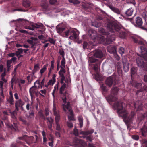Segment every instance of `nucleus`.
<instances>
[{"mask_svg": "<svg viewBox=\"0 0 147 147\" xmlns=\"http://www.w3.org/2000/svg\"><path fill=\"white\" fill-rule=\"evenodd\" d=\"M119 89L117 86H113L111 90V94L109 95L107 97V100L109 102H115L113 105L114 108L117 110V112L119 117H121L124 121L126 123L131 122L134 117L135 113L134 111H131V114L129 115L127 111L123 109V102L121 100L118 101V98L113 96L117 95Z\"/></svg>", "mask_w": 147, "mask_h": 147, "instance_id": "1", "label": "nucleus"}, {"mask_svg": "<svg viewBox=\"0 0 147 147\" xmlns=\"http://www.w3.org/2000/svg\"><path fill=\"white\" fill-rule=\"evenodd\" d=\"M107 27L108 30L112 32L115 36H117L121 39H125L128 36V32L125 30H121L119 26L115 22H108Z\"/></svg>", "mask_w": 147, "mask_h": 147, "instance_id": "2", "label": "nucleus"}, {"mask_svg": "<svg viewBox=\"0 0 147 147\" xmlns=\"http://www.w3.org/2000/svg\"><path fill=\"white\" fill-rule=\"evenodd\" d=\"M57 31L61 35L68 37L70 36L69 38L73 40L77 38V34L75 29L73 28H68L63 27H56Z\"/></svg>", "mask_w": 147, "mask_h": 147, "instance_id": "3", "label": "nucleus"}, {"mask_svg": "<svg viewBox=\"0 0 147 147\" xmlns=\"http://www.w3.org/2000/svg\"><path fill=\"white\" fill-rule=\"evenodd\" d=\"M100 32L104 35L102 36V41L104 42L106 45L110 44L115 39V36L111 32V33L106 32L105 30L102 28H100L99 29Z\"/></svg>", "mask_w": 147, "mask_h": 147, "instance_id": "4", "label": "nucleus"}, {"mask_svg": "<svg viewBox=\"0 0 147 147\" xmlns=\"http://www.w3.org/2000/svg\"><path fill=\"white\" fill-rule=\"evenodd\" d=\"M34 84V86L30 88L29 90V92L32 101H33V99L35 98V95L37 96L38 95V94L37 89L39 88L41 85L39 82L37 81L35 82Z\"/></svg>", "mask_w": 147, "mask_h": 147, "instance_id": "5", "label": "nucleus"}, {"mask_svg": "<svg viewBox=\"0 0 147 147\" xmlns=\"http://www.w3.org/2000/svg\"><path fill=\"white\" fill-rule=\"evenodd\" d=\"M89 65L95 72L98 73V72L99 69L100 68L101 62L97 59L92 57L89 58Z\"/></svg>", "mask_w": 147, "mask_h": 147, "instance_id": "6", "label": "nucleus"}, {"mask_svg": "<svg viewBox=\"0 0 147 147\" xmlns=\"http://www.w3.org/2000/svg\"><path fill=\"white\" fill-rule=\"evenodd\" d=\"M131 22L136 27L144 30H147V24H146L142 26V20L140 17H137L136 18L134 21L131 20Z\"/></svg>", "mask_w": 147, "mask_h": 147, "instance_id": "7", "label": "nucleus"}, {"mask_svg": "<svg viewBox=\"0 0 147 147\" xmlns=\"http://www.w3.org/2000/svg\"><path fill=\"white\" fill-rule=\"evenodd\" d=\"M118 83V80L111 76L107 77L105 80V83L109 87H111L113 85L115 86Z\"/></svg>", "mask_w": 147, "mask_h": 147, "instance_id": "8", "label": "nucleus"}, {"mask_svg": "<svg viewBox=\"0 0 147 147\" xmlns=\"http://www.w3.org/2000/svg\"><path fill=\"white\" fill-rule=\"evenodd\" d=\"M136 61L138 66L142 68L147 69V63L145 58L142 57H138L136 59Z\"/></svg>", "mask_w": 147, "mask_h": 147, "instance_id": "9", "label": "nucleus"}, {"mask_svg": "<svg viewBox=\"0 0 147 147\" xmlns=\"http://www.w3.org/2000/svg\"><path fill=\"white\" fill-rule=\"evenodd\" d=\"M108 51L110 53L112 54L113 56L117 60H119V57L117 53L116 47L114 46H109L107 49Z\"/></svg>", "mask_w": 147, "mask_h": 147, "instance_id": "10", "label": "nucleus"}, {"mask_svg": "<svg viewBox=\"0 0 147 147\" xmlns=\"http://www.w3.org/2000/svg\"><path fill=\"white\" fill-rule=\"evenodd\" d=\"M139 134L142 138L147 136V121L145 123L142 127L140 129Z\"/></svg>", "mask_w": 147, "mask_h": 147, "instance_id": "11", "label": "nucleus"}, {"mask_svg": "<svg viewBox=\"0 0 147 147\" xmlns=\"http://www.w3.org/2000/svg\"><path fill=\"white\" fill-rule=\"evenodd\" d=\"M85 142L81 139H75L73 141V144L76 147H84Z\"/></svg>", "mask_w": 147, "mask_h": 147, "instance_id": "12", "label": "nucleus"}, {"mask_svg": "<svg viewBox=\"0 0 147 147\" xmlns=\"http://www.w3.org/2000/svg\"><path fill=\"white\" fill-rule=\"evenodd\" d=\"M94 56L96 58H101L104 57V54L101 50L96 49L94 51Z\"/></svg>", "mask_w": 147, "mask_h": 147, "instance_id": "13", "label": "nucleus"}, {"mask_svg": "<svg viewBox=\"0 0 147 147\" xmlns=\"http://www.w3.org/2000/svg\"><path fill=\"white\" fill-rule=\"evenodd\" d=\"M24 102L21 99L16 100L15 102L16 110L17 111H18L19 110V107L20 106L24 105Z\"/></svg>", "mask_w": 147, "mask_h": 147, "instance_id": "14", "label": "nucleus"}, {"mask_svg": "<svg viewBox=\"0 0 147 147\" xmlns=\"http://www.w3.org/2000/svg\"><path fill=\"white\" fill-rule=\"evenodd\" d=\"M46 119L47 120V123L48 128L50 130L52 129V125L54 123V120L51 117H46Z\"/></svg>", "mask_w": 147, "mask_h": 147, "instance_id": "15", "label": "nucleus"}, {"mask_svg": "<svg viewBox=\"0 0 147 147\" xmlns=\"http://www.w3.org/2000/svg\"><path fill=\"white\" fill-rule=\"evenodd\" d=\"M122 63L124 71L125 72H127L129 70V64L128 61L124 59L123 60Z\"/></svg>", "mask_w": 147, "mask_h": 147, "instance_id": "16", "label": "nucleus"}, {"mask_svg": "<svg viewBox=\"0 0 147 147\" xmlns=\"http://www.w3.org/2000/svg\"><path fill=\"white\" fill-rule=\"evenodd\" d=\"M134 105L135 108L137 109V110H140L142 109L143 104L141 101L138 100L135 102Z\"/></svg>", "mask_w": 147, "mask_h": 147, "instance_id": "17", "label": "nucleus"}, {"mask_svg": "<svg viewBox=\"0 0 147 147\" xmlns=\"http://www.w3.org/2000/svg\"><path fill=\"white\" fill-rule=\"evenodd\" d=\"M140 52L141 55L142 57H147V49L144 46H142L140 47ZM141 57V56H140Z\"/></svg>", "mask_w": 147, "mask_h": 147, "instance_id": "18", "label": "nucleus"}, {"mask_svg": "<svg viewBox=\"0 0 147 147\" xmlns=\"http://www.w3.org/2000/svg\"><path fill=\"white\" fill-rule=\"evenodd\" d=\"M34 138L32 136H28L27 135L25 142L29 145H30L31 144L34 143Z\"/></svg>", "mask_w": 147, "mask_h": 147, "instance_id": "19", "label": "nucleus"}, {"mask_svg": "<svg viewBox=\"0 0 147 147\" xmlns=\"http://www.w3.org/2000/svg\"><path fill=\"white\" fill-rule=\"evenodd\" d=\"M6 126L8 128H10L12 130L16 131L17 129V124L15 123H13V125L11 124L10 123H5Z\"/></svg>", "mask_w": 147, "mask_h": 147, "instance_id": "20", "label": "nucleus"}, {"mask_svg": "<svg viewBox=\"0 0 147 147\" xmlns=\"http://www.w3.org/2000/svg\"><path fill=\"white\" fill-rule=\"evenodd\" d=\"M60 119V117H57L55 118V122L56 125V130L60 131L61 130V129L60 127L59 123Z\"/></svg>", "mask_w": 147, "mask_h": 147, "instance_id": "21", "label": "nucleus"}, {"mask_svg": "<svg viewBox=\"0 0 147 147\" xmlns=\"http://www.w3.org/2000/svg\"><path fill=\"white\" fill-rule=\"evenodd\" d=\"M82 8L85 11L89 12L90 11L91 7L90 5L88 4L85 3H82Z\"/></svg>", "mask_w": 147, "mask_h": 147, "instance_id": "22", "label": "nucleus"}, {"mask_svg": "<svg viewBox=\"0 0 147 147\" xmlns=\"http://www.w3.org/2000/svg\"><path fill=\"white\" fill-rule=\"evenodd\" d=\"M108 7L113 11L117 13V14H119L121 13V11L118 8L113 7L111 5L109 4L108 5Z\"/></svg>", "mask_w": 147, "mask_h": 147, "instance_id": "23", "label": "nucleus"}, {"mask_svg": "<svg viewBox=\"0 0 147 147\" xmlns=\"http://www.w3.org/2000/svg\"><path fill=\"white\" fill-rule=\"evenodd\" d=\"M132 38L133 41L135 43L140 45H142L144 44L143 42L139 38L136 37H132Z\"/></svg>", "mask_w": 147, "mask_h": 147, "instance_id": "24", "label": "nucleus"}, {"mask_svg": "<svg viewBox=\"0 0 147 147\" xmlns=\"http://www.w3.org/2000/svg\"><path fill=\"white\" fill-rule=\"evenodd\" d=\"M132 86L138 89H141L142 84L136 81H133L132 83Z\"/></svg>", "mask_w": 147, "mask_h": 147, "instance_id": "25", "label": "nucleus"}, {"mask_svg": "<svg viewBox=\"0 0 147 147\" xmlns=\"http://www.w3.org/2000/svg\"><path fill=\"white\" fill-rule=\"evenodd\" d=\"M100 89L102 94L107 92L108 91L107 87L104 84L100 85Z\"/></svg>", "mask_w": 147, "mask_h": 147, "instance_id": "26", "label": "nucleus"}, {"mask_svg": "<svg viewBox=\"0 0 147 147\" xmlns=\"http://www.w3.org/2000/svg\"><path fill=\"white\" fill-rule=\"evenodd\" d=\"M48 66V64L44 65L43 67L40 69V73L41 76H42L43 74L47 70V67Z\"/></svg>", "mask_w": 147, "mask_h": 147, "instance_id": "27", "label": "nucleus"}, {"mask_svg": "<svg viewBox=\"0 0 147 147\" xmlns=\"http://www.w3.org/2000/svg\"><path fill=\"white\" fill-rule=\"evenodd\" d=\"M53 113L54 115L55 116V117H60L59 113L57 112L56 111V106L54 104L53 105Z\"/></svg>", "mask_w": 147, "mask_h": 147, "instance_id": "28", "label": "nucleus"}, {"mask_svg": "<svg viewBox=\"0 0 147 147\" xmlns=\"http://www.w3.org/2000/svg\"><path fill=\"white\" fill-rule=\"evenodd\" d=\"M147 117V112H146L144 114H142L140 116H138V118L140 122L143 120L146 117Z\"/></svg>", "mask_w": 147, "mask_h": 147, "instance_id": "29", "label": "nucleus"}, {"mask_svg": "<svg viewBox=\"0 0 147 147\" xmlns=\"http://www.w3.org/2000/svg\"><path fill=\"white\" fill-rule=\"evenodd\" d=\"M7 101L8 103L11 105H13L14 104V100L13 97H9L7 98Z\"/></svg>", "mask_w": 147, "mask_h": 147, "instance_id": "30", "label": "nucleus"}, {"mask_svg": "<svg viewBox=\"0 0 147 147\" xmlns=\"http://www.w3.org/2000/svg\"><path fill=\"white\" fill-rule=\"evenodd\" d=\"M3 82L2 81H0V91H1V96L3 97L4 96L3 94Z\"/></svg>", "mask_w": 147, "mask_h": 147, "instance_id": "31", "label": "nucleus"}, {"mask_svg": "<svg viewBox=\"0 0 147 147\" xmlns=\"http://www.w3.org/2000/svg\"><path fill=\"white\" fill-rule=\"evenodd\" d=\"M78 120L79 122V125L80 128H82L83 125V119L82 116H79L78 117Z\"/></svg>", "mask_w": 147, "mask_h": 147, "instance_id": "32", "label": "nucleus"}, {"mask_svg": "<svg viewBox=\"0 0 147 147\" xmlns=\"http://www.w3.org/2000/svg\"><path fill=\"white\" fill-rule=\"evenodd\" d=\"M143 90H145L146 92H147V86L144 85L143 87V89L141 88L139 90H138L136 92V95H138L139 93L141 92H142Z\"/></svg>", "mask_w": 147, "mask_h": 147, "instance_id": "33", "label": "nucleus"}, {"mask_svg": "<svg viewBox=\"0 0 147 147\" xmlns=\"http://www.w3.org/2000/svg\"><path fill=\"white\" fill-rule=\"evenodd\" d=\"M27 42L29 44L31 45V48H33L36 45V43L35 42H34L32 40H31L30 38L27 40Z\"/></svg>", "mask_w": 147, "mask_h": 147, "instance_id": "34", "label": "nucleus"}, {"mask_svg": "<svg viewBox=\"0 0 147 147\" xmlns=\"http://www.w3.org/2000/svg\"><path fill=\"white\" fill-rule=\"evenodd\" d=\"M66 85L65 83H64L61 86L59 89V93L60 94H63V92L66 88Z\"/></svg>", "mask_w": 147, "mask_h": 147, "instance_id": "35", "label": "nucleus"}, {"mask_svg": "<svg viewBox=\"0 0 147 147\" xmlns=\"http://www.w3.org/2000/svg\"><path fill=\"white\" fill-rule=\"evenodd\" d=\"M137 72V68L136 67H132L131 69V77L132 78L133 76L135 74H136Z\"/></svg>", "mask_w": 147, "mask_h": 147, "instance_id": "36", "label": "nucleus"}, {"mask_svg": "<svg viewBox=\"0 0 147 147\" xmlns=\"http://www.w3.org/2000/svg\"><path fill=\"white\" fill-rule=\"evenodd\" d=\"M12 63L11 60H8L7 61V70L8 71H10L11 70V64Z\"/></svg>", "mask_w": 147, "mask_h": 147, "instance_id": "37", "label": "nucleus"}, {"mask_svg": "<svg viewBox=\"0 0 147 147\" xmlns=\"http://www.w3.org/2000/svg\"><path fill=\"white\" fill-rule=\"evenodd\" d=\"M94 131V129H91L86 131L83 132V134L85 135H88L93 133Z\"/></svg>", "mask_w": 147, "mask_h": 147, "instance_id": "38", "label": "nucleus"}, {"mask_svg": "<svg viewBox=\"0 0 147 147\" xmlns=\"http://www.w3.org/2000/svg\"><path fill=\"white\" fill-rule=\"evenodd\" d=\"M23 6L26 8H29L30 7V3L29 1H24L23 3Z\"/></svg>", "mask_w": 147, "mask_h": 147, "instance_id": "39", "label": "nucleus"}, {"mask_svg": "<svg viewBox=\"0 0 147 147\" xmlns=\"http://www.w3.org/2000/svg\"><path fill=\"white\" fill-rule=\"evenodd\" d=\"M133 10L131 8L128 9L125 12V14L127 16H130L133 13Z\"/></svg>", "mask_w": 147, "mask_h": 147, "instance_id": "40", "label": "nucleus"}, {"mask_svg": "<svg viewBox=\"0 0 147 147\" xmlns=\"http://www.w3.org/2000/svg\"><path fill=\"white\" fill-rule=\"evenodd\" d=\"M121 65V63L120 62H118L116 64V67L119 73H121L122 72Z\"/></svg>", "mask_w": 147, "mask_h": 147, "instance_id": "41", "label": "nucleus"}, {"mask_svg": "<svg viewBox=\"0 0 147 147\" xmlns=\"http://www.w3.org/2000/svg\"><path fill=\"white\" fill-rule=\"evenodd\" d=\"M29 117L30 118L33 119L34 117V112L33 110H31L29 112Z\"/></svg>", "mask_w": 147, "mask_h": 147, "instance_id": "42", "label": "nucleus"}, {"mask_svg": "<svg viewBox=\"0 0 147 147\" xmlns=\"http://www.w3.org/2000/svg\"><path fill=\"white\" fill-rule=\"evenodd\" d=\"M65 58H62V60L61 62V65L60 67H65Z\"/></svg>", "mask_w": 147, "mask_h": 147, "instance_id": "43", "label": "nucleus"}, {"mask_svg": "<svg viewBox=\"0 0 147 147\" xmlns=\"http://www.w3.org/2000/svg\"><path fill=\"white\" fill-rule=\"evenodd\" d=\"M39 65V64H36L34 65V69L33 70L37 72L39 71L40 69Z\"/></svg>", "mask_w": 147, "mask_h": 147, "instance_id": "44", "label": "nucleus"}, {"mask_svg": "<svg viewBox=\"0 0 147 147\" xmlns=\"http://www.w3.org/2000/svg\"><path fill=\"white\" fill-rule=\"evenodd\" d=\"M62 99L64 103H66V92L63 93V96L62 97Z\"/></svg>", "mask_w": 147, "mask_h": 147, "instance_id": "45", "label": "nucleus"}, {"mask_svg": "<svg viewBox=\"0 0 147 147\" xmlns=\"http://www.w3.org/2000/svg\"><path fill=\"white\" fill-rule=\"evenodd\" d=\"M59 54L62 56V58H65V53L63 50L62 49H59Z\"/></svg>", "mask_w": 147, "mask_h": 147, "instance_id": "46", "label": "nucleus"}, {"mask_svg": "<svg viewBox=\"0 0 147 147\" xmlns=\"http://www.w3.org/2000/svg\"><path fill=\"white\" fill-rule=\"evenodd\" d=\"M38 115L40 118L43 119H45V117L42 110H40L38 112Z\"/></svg>", "mask_w": 147, "mask_h": 147, "instance_id": "47", "label": "nucleus"}, {"mask_svg": "<svg viewBox=\"0 0 147 147\" xmlns=\"http://www.w3.org/2000/svg\"><path fill=\"white\" fill-rule=\"evenodd\" d=\"M48 140L51 142L54 141V137L53 135L50 134L49 135V136L48 138Z\"/></svg>", "mask_w": 147, "mask_h": 147, "instance_id": "48", "label": "nucleus"}, {"mask_svg": "<svg viewBox=\"0 0 147 147\" xmlns=\"http://www.w3.org/2000/svg\"><path fill=\"white\" fill-rule=\"evenodd\" d=\"M70 102H68L67 103L66 105H65V104H63V107L64 110H65V109L64 108L65 107L68 109L70 107Z\"/></svg>", "mask_w": 147, "mask_h": 147, "instance_id": "49", "label": "nucleus"}, {"mask_svg": "<svg viewBox=\"0 0 147 147\" xmlns=\"http://www.w3.org/2000/svg\"><path fill=\"white\" fill-rule=\"evenodd\" d=\"M42 26L43 25L42 24L40 25H38L36 24H33L32 25V26L33 28H34V29L35 28H38L41 27H42Z\"/></svg>", "mask_w": 147, "mask_h": 147, "instance_id": "50", "label": "nucleus"}, {"mask_svg": "<svg viewBox=\"0 0 147 147\" xmlns=\"http://www.w3.org/2000/svg\"><path fill=\"white\" fill-rule=\"evenodd\" d=\"M125 49L122 47H120L119 48V52L121 55H123L124 53Z\"/></svg>", "mask_w": 147, "mask_h": 147, "instance_id": "51", "label": "nucleus"}, {"mask_svg": "<svg viewBox=\"0 0 147 147\" xmlns=\"http://www.w3.org/2000/svg\"><path fill=\"white\" fill-rule=\"evenodd\" d=\"M95 32V31L93 30L92 29L88 31V35H89L90 37L92 36H94V35H93L92 34H94V32Z\"/></svg>", "mask_w": 147, "mask_h": 147, "instance_id": "52", "label": "nucleus"}, {"mask_svg": "<svg viewBox=\"0 0 147 147\" xmlns=\"http://www.w3.org/2000/svg\"><path fill=\"white\" fill-rule=\"evenodd\" d=\"M47 42H49L51 44L55 45V40H54L52 38H50L48 40H46Z\"/></svg>", "mask_w": 147, "mask_h": 147, "instance_id": "53", "label": "nucleus"}, {"mask_svg": "<svg viewBox=\"0 0 147 147\" xmlns=\"http://www.w3.org/2000/svg\"><path fill=\"white\" fill-rule=\"evenodd\" d=\"M57 0H50L49 3L52 5H56L57 3Z\"/></svg>", "mask_w": 147, "mask_h": 147, "instance_id": "54", "label": "nucleus"}, {"mask_svg": "<svg viewBox=\"0 0 147 147\" xmlns=\"http://www.w3.org/2000/svg\"><path fill=\"white\" fill-rule=\"evenodd\" d=\"M127 3H131L135 5L136 3L135 0H126Z\"/></svg>", "mask_w": 147, "mask_h": 147, "instance_id": "55", "label": "nucleus"}, {"mask_svg": "<svg viewBox=\"0 0 147 147\" xmlns=\"http://www.w3.org/2000/svg\"><path fill=\"white\" fill-rule=\"evenodd\" d=\"M67 125L69 128H72L73 127V124L72 122L69 121L67 123Z\"/></svg>", "mask_w": 147, "mask_h": 147, "instance_id": "56", "label": "nucleus"}, {"mask_svg": "<svg viewBox=\"0 0 147 147\" xmlns=\"http://www.w3.org/2000/svg\"><path fill=\"white\" fill-rule=\"evenodd\" d=\"M73 134L75 136H78L79 134V133L78 131V130L76 128V127H75L74 129L73 130Z\"/></svg>", "mask_w": 147, "mask_h": 147, "instance_id": "57", "label": "nucleus"}, {"mask_svg": "<svg viewBox=\"0 0 147 147\" xmlns=\"http://www.w3.org/2000/svg\"><path fill=\"white\" fill-rule=\"evenodd\" d=\"M93 26L96 27H99L101 26V24L99 23L94 22L92 23Z\"/></svg>", "mask_w": 147, "mask_h": 147, "instance_id": "58", "label": "nucleus"}, {"mask_svg": "<svg viewBox=\"0 0 147 147\" xmlns=\"http://www.w3.org/2000/svg\"><path fill=\"white\" fill-rule=\"evenodd\" d=\"M40 92H41L40 93V92L39 93L40 94L42 97H44V95H42V94H44L45 95L46 94V90H41L40 91Z\"/></svg>", "mask_w": 147, "mask_h": 147, "instance_id": "59", "label": "nucleus"}, {"mask_svg": "<svg viewBox=\"0 0 147 147\" xmlns=\"http://www.w3.org/2000/svg\"><path fill=\"white\" fill-rule=\"evenodd\" d=\"M42 6L45 9H47L48 7V4L46 2H45L42 5Z\"/></svg>", "mask_w": 147, "mask_h": 147, "instance_id": "60", "label": "nucleus"}, {"mask_svg": "<svg viewBox=\"0 0 147 147\" xmlns=\"http://www.w3.org/2000/svg\"><path fill=\"white\" fill-rule=\"evenodd\" d=\"M55 81L53 80L52 79H51L48 82V84L49 85H53L55 82Z\"/></svg>", "mask_w": 147, "mask_h": 147, "instance_id": "61", "label": "nucleus"}, {"mask_svg": "<svg viewBox=\"0 0 147 147\" xmlns=\"http://www.w3.org/2000/svg\"><path fill=\"white\" fill-rule=\"evenodd\" d=\"M132 138L136 140H138L139 139V136L138 135H134L132 136Z\"/></svg>", "mask_w": 147, "mask_h": 147, "instance_id": "62", "label": "nucleus"}, {"mask_svg": "<svg viewBox=\"0 0 147 147\" xmlns=\"http://www.w3.org/2000/svg\"><path fill=\"white\" fill-rule=\"evenodd\" d=\"M60 67L61 68V69L59 71V73L60 74L61 72H62L64 74L66 72L65 70V67Z\"/></svg>", "mask_w": 147, "mask_h": 147, "instance_id": "63", "label": "nucleus"}, {"mask_svg": "<svg viewBox=\"0 0 147 147\" xmlns=\"http://www.w3.org/2000/svg\"><path fill=\"white\" fill-rule=\"evenodd\" d=\"M147 12H143L142 14V16L146 20V18L147 17Z\"/></svg>", "mask_w": 147, "mask_h": 147, "instance_id": "64", "label": "nucleus"}]
</instances>
